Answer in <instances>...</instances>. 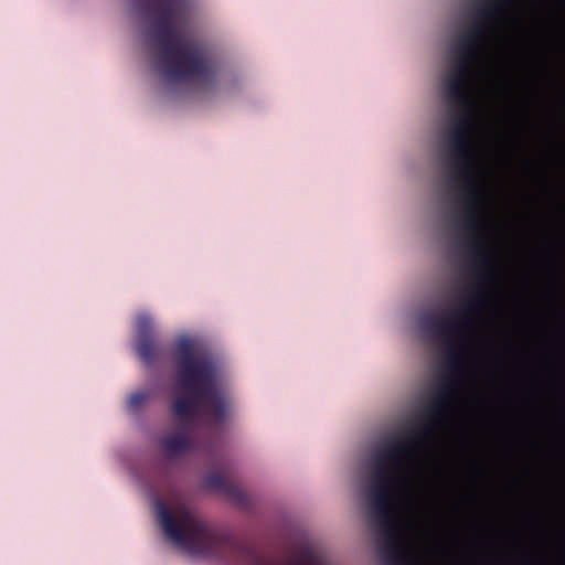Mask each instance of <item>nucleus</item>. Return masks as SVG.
Masks as SVG:
<instances>
[{
    "label": "nucleus",
    "mask_w": 565,
    "mask_h": 565,
    "mask_svg": "<svg viewBox=\"0 0 565 565\" xmlns=\"http://www.w3.org/2000/svg\"><path fill=\"white\" fill-rule=\"evenodd\" d=\"M204 483L206 488L225 494L241 508L246 509L248 507L246 493L224 475L220 472L210 473L206 476Z\"/></svg>",
    "instance_id": "9"
},
{
    "label": "nucleus",
    "mask_w": 565,
    "mask_h": 565,
    "mask_svg": "<svg viewBox=\"0 0 565 565\" xmlns=\"http://www.w3.org/2000/svg\"><path fill=\"white\" fill-rule=\"evenodd\" d=\"M150 398V393L147 391L136 392L131 394L127 401V406L130 411L136 412L140 409Z\"/></svg>",
    "instance_id": "12"
},
{
    "label": "nucleus",
    "mask_w": 565,
    "mask_h": 565,
    "mask_svg": "<svg viewBox=\"0 0 565 565\" xmlns=\"http://www.w3.org/2000/svg\"><path fill=\"white\" fill-rule=\"evenodd\" d=\"M143 14L152 15L148 36L154 49L159 74L172 83L200 82L202 88L217 79L214 62L192 38L180 34L175 21L186 9L185 0H134Z\"/></svg>",
    "instance_id": "2"
},
{
    "label": "nucleus",
    "mask_w": 565,
    "mask_h": 565,
    "mask_svg": "<svg viewBox=\"0 0 565 565\" xmlns=\"http://www.w3.org/2000/svg\"><path fill=\"white\" fill-rule=\"evenodd\" d=\"M476 61L477 58L467 55L455 54V63L451 72L448 75L469 82L471 68Z\"/></svg>",
    "instance_id": "11"
},
{
    "label": "nucleus",
    "mask_w": 565,
    "mask_h": 565,
    "mask_svg": "<svg viewBox=\"0 0 565 565\" xmlns=\"http://www.w3.org/2000/svg\"><path fill=\"white\" fill-rule=\"evenodd\" d=\"M174 361L178 384L186 393L171 405L173 420L181 431L162 437L160 446L168 457L179 458L195 448L191 433L198 427L201 414L212 425H224L230 402L211 354L199 351L190 339L183 338L175 347Z\"/></svg>",
    "instance_id": "1"
},
{
    "label": "nucleus",
    "mask_w": 565,
    "mask_h": 565,
    "mask_svg": "<svg viewBox=\"0 0 565 565\" xmlns=\"http://www.w3.org/2000/svg\"><path fill=\"white\" fill-rule=\"evenodd\" d=\"M446 100L454 106L455 111L471 109L469 82L447 75L444 83Z\"/></svg>",
    "instance_id": "10"
},
{
    "label": "nucleus",
    "mask_w": 565,
    "mask_h": 565,
    "mask_svg": "<svg viewBox=\"0 0 565 565\" xmlns=\"http://www.w3.org/2000/svg\"><path fill=\"white\" fill-rule=\"evenodd\" d=\"M137 354L148 366L153 365L162 355V348L157 342L152 319L140 316L137 320Z\"/></svg>",
    "instance_id": "8"
},
{
    "label": "nucleus",
    "mask_w": 565,
    "mask_h": 565,
    "mask_svg": "<svg viewBox=\"0 0 565 565\" xmlns=\"http://www.w3.org/2000/svg\"><path fill=\"white\" fill-rule=\"evenodd\" d=\"M401 473L371 468V480L366 497L376 520L383 543L379 554L383 565H424L412 559L414 554L406 548L401 523L395 513V488Z\"/></svg>",
    "instance_id": "5"
},
{
    "label": "nucleus",
    "mask_w": 565,
    "mask_h": 565,
    "mask_svg": "<svg viewBox=\"0 0 565 565\" xmlns=\"http://www.w3.org/2000/svg\"><path fill=\"white\" fill-rule=\"evenodd\" d=\"M451 121L447 150L451 168L450 182L459 192L457 227L467 239V247L472 257L475 270L493 271V256L486 244L484 223L481 216L483 195L479 181L473 174L476 159L471 141V109L457 110Z\"/></svg>",
    "instance_id": "4"
},
{
    "label": "nucleus",
    "mask_w": 565,
    "mask_h": 565,
    "mask_svg": "<svg viewBox=\"0 0 565 565\" xmlns=\"http://www.w3.org/2000/svg\"><path fill=\"white\" fill-rule=\"evenodd\" d=\"M477 271L479 276L477 287L457 309L439 319L431 316H424L420 319L422 329L443 341L447 359V372L440 376L437 388L425 406V423L414 430L424 440L440 427L446 417L461 370V360L465 352L462 338L488 300L487 291L493 271Z\"/></svg>",
    "instance_id": "3"
},
{
    "label": "nucleus",
    "mask_w": 565,
    "mask_h": 565,
    "mask_svg": "<svg viewBox=\"0 0 565 565\" xmlns=\"http://www.w3.org/2000/svg\"><path fill=\"white\" fill-rule=\"evenodd\" d=\"M424 441L419 434H416L414 430L403 438H391L384 447L375 452L372 468L401 473L408 457Z\"/></svg>",
    "instance_id": "7"
},
{
    "label": "nucleus",
    "mask_w": 565,
    "mask_h": 565,
    "mask_svg": "<svg viewBox=\"0 0 565 565\" xmlns=\"http://www.w3.org/2000/svg\"><path fill=\"white\" fill-rule=\"evenodd\" d=\"M507 7L508 0H484V6L476 11L473 23L458 36L454 53L478 60Z\"/></svg>",
    "instance_id": "6"
}]
</instances>
